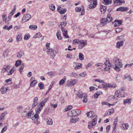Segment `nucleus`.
<instances>
[{
  "label": "nucleus",
  "mask_w": 133,
  "mask_h": 133,
  "mask_svg": "<svg viewBox=\"0 0 133 133\" xmlns=\"http://www.w3.org/2000/svg\"><path fill=\"white\" fill-rule=\"evenodd\" d=\"M113 63L114 64L112 66L114 69L117 72L119 71L123 66L122 61L119 58L115 57L113 59Z\"/></svg>",
  "instance_id": "obj_1"
},
{
  "label": "nucleus",
  "mask_w": 133,
  "mask_h": 133,
  "mask_svg": "<svg viewBox=\"0 0 133 133\" xmlns=\"http://www.w3.org/2000/svg\"><path fill=\"white\" fill-rule=\"evenodd\" d=\"M124 90L122 88L120 89L119 90H117L115 91V93L113 97V99L116 100L121 97H125Z\"/></svg>",
  "instance_id": "obj_2"
},
{
  "label": "nucleus",
  "mask_w": 133,
  "mask_h": 133,
  "mask_svg": "<svg viewBox=\"0 0 133 133\" xmlns=\"http://www.w3.org/2000/svg\"><path fill=\"white\" fill-rule=\"evenodd\" d=\"M73 43L74 44L77 43L78 44H81L78 45V48L79 49H82L86 45L87 43V42H84L83 40H80L78 39H75L73 41Z\"/></svg>",
  "instance_id": "obj_3"
},
{
  "label": "nucleus",
  "mask_w": 133,
  "mask_h": 133,
  "mask_svg": "<svg viewBox=\"0 0 133 133\" xmlns=\"http://www.w3.org/2000/svg\"><path fill=\"white\" fill-rule=\"evenodd\" d=\"M98 119V116L96 115H95L91 118V120L90 121H89L88 122V127L90 129L92 128L93 126H95L97 122Z\"/></svg>",
  "instance_id": "obj_4"
},
{
  "label": "nucleus",
  "mask_w": 133,
  "mask_h": 133,
  "mask_svg": "<svg viewBox=\"0 0 133 133\" xmlns=\"http://www.w3.org/2000/svg\"><path fill=\"white\" fill-rule=\"evenodd\" d=\"M47 50L46 53L47 54L50 55V56L52 58H53L55 56L56 52L55 50L50 48H47Z\"/></svg>",
  "instance_id": "obj_5"
},
{
  "label": "nucleus",
  "mask_w": 133,
  "mask_h": 133,
  "mask_svg": "<svg viewBox=\"0 0 133 133\" xmlns=\"http://www.w3.org/2000/svg\"><path fill=\"white\" fill-rule=\"evenodd\" d=\"M77 82L76 79H70L67 81V85L68 87L70 85H75Z\"/></svg>",
  "instance_id": "obj_6"
},
{
  "label": "nucleus",
  "mask_w": 133,
  "mask_h": 133,
  "mask_svg": "<svg viewBox=\"0 0 133 133\" xmlns=\"http://www.w3.org/2000/svg\"><path fill=\"white\" fill-rule=\"evenodd\" d=\"M31 17V16L29 14H27L24 15L22 19L24 22L28 21Z\"/></svg>",
  "instance_id": "obj_7"
},
{
  "label": "nucleus",
  "mask_w": 133,
  "mask_h": 133,
  "mask_svg": "<svg viewBox=\"0 0 133 133\" xmlns=\"http://www.w3.org/2000/svg\"><path fill=\"white\" fill-rule=\"evenodd\" d=\"M117 87V85L115 84L109 83L107 84L106 86L105 85L103 86V88H105V90H107V87H109L110 88H114Z\"/></svg>",
  "instance_id": "obj_8"
},
{
  "label": "nucleus",
  "mask_w": 133,
  "mask_h": 133,
  "mask_svg": "<svg viewBox=\"0 0 133 133\" xmlns=\"http://www.w3.org/2000/svg\"><path fill=\"white\" fill-rule=\"evenodd\" d=\"M57 10L61 14H64L67 11V10L66 9L63 8L60 6L58 7Z\"/></svg>",
  "instance_id": "obj_9"
},
{
  "label": "nucleus",
  "mask_w": 133,
  "mask_h": 133,
  "mask_svg": "<svg viewBox=\"0 0 133 133\" xmlns=\"http://www.w3.org/2000/svg\"><path fill=\"white\" fill-rule=\"evenodd\" d=\"M72 113L74 116L76 117L78 115H79L81 112V111L79 110L73 109Z\"/></svg>",
  "instance_id": "obj_10"
},
{
  "label": "nucleus",
  "mask_w": 133,
  "mask_h": 133,
  "mask_svg": "<svg viewBox=\"0 0 133 133\" xmlns=\"http://www.w3.org/2000/svg\"><path fill=\"white\" fill-rule=\"evenodd\" d=\"M124 44V41H118L116 43V47L119 49H120V47L122 46Z\"/></svg>",
  "instance_id": "obj_11"
},
{
  "label": "nucleus",
  "mask_w": 133,
  "mask_h": 133,
  "mask_svg": "<svg viewBox=\"0 0 133 133\" xmlns=\"http://www.w3.org/2000/svg\"><path fill=\"white\" fill-rule=\"evenodd\" d=\"M43 106L41 105V104H39L37 107V109L36 110V112L38 114H39L41 110L43 109Z\"/></svg>",
  "instance_id": "obj_12"
},
{
  "label": "nucleus",
  "mask_w": 133,
  "mask_h": 133,
  "mask_svg": "<svg viewBox=\"0 0 133 133\" xmlns=\"http://www.w3.org/2000/svg\"><path fill=\"white\" fill-rule=\"evenodd\" d=\"M43 106L41 105V104H39L37 107V109L36 110V112L38 114H39L41 110L43 109Z\"/></svg>",
  "instance_id": "obj_13"
},
{
  "label": "nucleus",
  "mask_w": 133,
  "mask_h": 133,
  "mask_svg": "<svg viewBox=\"0 0 133 133\" xmlns=\"http://www.w3.org/2000/svg\"><path fill=\"white\" fill-rule=\"evenodd\" d=\"M106 6L104 5H102L100 6V10L102 14H104L106 11Z\"/></svg>",
  "instance_id": "obj_14"
},
{
  "label": "nucleus",
  "mask_w": 133,
  "mask_h": 133,
  "mask_svg": "<svg viewBox=\"0 0 133 133\" xmlns=\"http://www.w3.org/2000/svg\"><path fill=\"white\" fill-rule=\"evenodd\" d=\"M56 36L58 39L60 40L62 39V37L61 35V32L60 30L57 31Z\"/></svg>",
  "instance_id": "obj_15"
},
{
  "label": "nucleus",
  "mask_w": 133,
  "mask_h": 133,
  "mask_svg": "<svg viewBox=\"0 0 133 133\" xmlns=\"http://www.w3.org/2000/svg\"><path fill=\"white\" fill-rule=\"evenodd\" d=\"M84 94L82 93L81 91L79 90V91L77 93L76 95L79 98L82 99L84 96Z\"/></svg>",
  "instance_id": "obj_16"
},
{
  "label": "nucleus",
  "mask_w": 133,
  "mask_h": 133,
  "mask_svg": "<svg viewBox=\"0 0 133 133\" xmlns=\"http://www.w3.org/2000/svg\"><path fill=\"white\" fill-rule=\"evenodd\" d=\"M47 123L49 125H52V119L49 117H47L45 118Z\"/></svg>",
  "instance_id": "obj_17"
},
{
  "label": "nucleus",
  "mask_w": 133,
  "mask_h": 133,
  "mask_svg": "<svg viewBox=\"0 0 133 133\" xmlns=\"http://www.w3.org/2000/svg\"><path fill=\"white\" fill-rule=\"evenodd\" d=\"M106 19L108 23L111 22L112 21V17L111 16V15L110 13L108 14L107 18Z\"/></svg>",
  "instance_id": "obj_18"
},
{
  "label": "nucleus",
  "mask_w": 133,
  "mask_h": 133,
  "mask_svg": "<svg viewBox=\"0 0 133 133\" xmlns=\"http://www.w3.org/2000/svg\"><path fill=\"white\" fill-rule=\"evenodd\" d=\"M24 52L23 51H20L17 54V57L19 58H20L24 55Z\"/></svg>",
  "instance_id": "obj_19"
},
{
  "label": "nucleus",
  "mask_w": 133,
  "mask_h": 133,
  "mask_svg": "<svg viewBox=\"0 0 133 133\" xmlns=\"http://www.w3.org/2000/svg\"><path fill=\"white\" fill-rule=\"evenodd\" d=\"M94 112L92 111H90L88 112L86 115L88 118H92L95 115Z\"/></svg>",
  "instance_id": "obj_20"
},
{
  "label": "nucleus",
  "mask_w": 133,
  "mask_h": 133,
  "mask_svg": "<svg viewBox=\"0 0 133 133\" xmlns=\"http://www.w3.org/2000/svg\"><path fill=\"white\" fill-rule=\"evenodd\" d=\"M107 22H108L105 18H103L101 20L100 23L103 25V26L107 24Z\"/></svg>",
  "instance_id": "obj_21"
},
{
  "label": "nucleus",
  "mask_w": 133,
  "mask_h": 133,
  "mask_svg": "<svg viewBox=\"0 0 133 133\" xmlns=\"http://www.w3.org/2000/svg\"><path fill=\"white\" fill-rule=\"evenodd\" d=\"M49 99V97H48L46 98H45L44 100L42 101L40 104H41V105H42V106H44L45 105V104L47 102Z\"/></svg>",
  "instance_id": "obj_22"
},
{
  "label": "nucleus",
  "mask_w": 133,
  "mask_h": 133,
  "mask_svg": "<svg viewBox=\"0 0 133 133\" xmlns=\"http://www.w3.org/2000/svg\"><path fill=\"white\" fill-rule=\"evenodd\" d=\"M66 79V77L65 76L63 78L61 79L59 82V84L60 85H62L65 82Z\"/></svg>",
  "instance_id": "obj_23"
},
{
  "label": "nucleus",
  "mask_w": 133,
  "mask_h": 133,
  "mask_svg": "<svg viewBox=\"0 0 133 133\" xmlns=\"http://www.w3.org/2000/svg\"><path fill=\"white\" fill-rule=\"evenodd\" d=\"M22 35L21 33H19L16 37V39L18 41H21L22 39Z\"/></svg>",
  "instance_id": "obj_24"
},
{
  "label": "nucleus",
  "mask_w": 133,
  "mask_h": 133,
  "mask_svg": "<svg viewBox=\"0 0 133 133\" xmlns=\"http://www.w3.org/2000/svg\"><path fill=\"white\" fill-rule=\"evenodd\" d=\"M7 112L6 111H5L2 113L0 115V119L2 120H3L4 119V117L5 115L7 114Z\"/></svg>",
  "instance_id": "obj_25"
},
{
  "label": "nucleus",
  "mask_w": 133,
  "mask_h": 133,
  "mask_svg": "<svg viewBox=\"0 0 133 133\" xmlns=\"http://www.w3.org/2000/svg\"><path fill=\"white\" fill-rule=\"evenodd\" d=\"M12 27V25H10L9 26H8L7 25H5L3 27V29L4 30H9L11 29Z\"/></svg>",
  "instance_id": "obj_26"
},
{
  "label": "nucleus",
  "mask_w": 133,
  "mask_h": 133,
  "mask_svg": "<svg viewBox=\"0 0 133 133\" xmlns=\"http://www.w3.org/2000/svg\"><path fill=\"white\" fill-rule=\"evenodd\" d=\"M122 125L121 127L122 128V129H123L127 130L128 128V125L127 123H123L122 124Z\"/></svg>",
  "instance_id": "obj_27"
},
{
  "label": "nucleus",
  "mask_w": 133,
  "mask_h": 133,
  "mask_svg": "<svg viewBox=\"0 0 133 133\" xmlns=\"http://www.w3.org/2000/svg\"><path fill=\"white\" fill-rule=\"evenodd\" d=\"M49 9L53 11H54L55 10V5L52 4H50L49 5Z\"/></svg>",
  "instance_id": "obj_28"
},
{
  "label": "nucleus",
  "mask_w": 133,
  "mask_h": 133,
  "mask_svg": "<svg viewBox=\"0 0 133 133\" xmlns=\"http://www.w3.org/2000/svg\"><path fill=\"white\" fill-rule=\"evenodd\" d=\"M37 81L36 80L32 81L30 84V86L31 87H34L37 83Z\"/></svg>",
  "instance_id": "obj_29"
},
{
  "label": "nucleus",
  "mask_w": 133,
  "mask_h": 133,
  "mask_svg": "<svg viewBox=\"0 0 133 133\" xmlns=\"http://www.w3.org/2000/svg\"><path fill=\"white\" fill-rule=\"evenodd\" d=\"M8 89L7 88H5L4 87H2L1 89V91L2 94H4L7 91Z\"/></svg>",
  "instance_id": "obj_30"
},
{
  "label": "nucleus",
  "mask_w": 133,
  "mask_h": 133,
  "mask_svg": "<svg viewBox=\"0 0 133 133\" xmlns=\"http://www.w3.org/2000/svg\"><path fill=\"white\" fill-rule=\"evenodd\" d=\"M131 99L128 98L126 99H124L123 101V103L125 105L127 103H130L131 102Z\"/></svg>",
  "instance_id": "obj_31"
},
{
  "label": "nucleus",
  "mask_w": 133,
  "mask_h": 133,
  "mask_svg": "<svg viewBox=\"0 0 133 133\" xmlns=\"http://www.w3.org/2000/svg\"><path fill=\"white\" fill-rule=\"evenodd\" d=\"M103 3L106 5H108V4H111L112 2L111 0H104Z\"/></svg>",
  "instance_id": "obj_32"
},
{
  "label": "nucleus",
  "mask_w": 133,
  "mask_h": 133,
  "mask_svg": "<svg viewBox=\"0 0 133 133\" xmlns=\"http://www.w3.org/2000/svg\"><path fill=\"white\" fill-rule=\"evenodd\" d=\"M37 28V25H30L29 26V28L31 29L34 30H36Z\"/></svg>",
  "instance_id": "obj_33"
},
{
  "label": "nucleus",
  "mask_w": 133,
  "mask_h": 133,
  "mask_svg": "<svg viewBox=\"0 0 133 133\" xmlns=\"http://www.w3.org/2000/svg\"><path fill=\"white\" fill-rule=\"evenodd\" d=\"M38 86L40 90L43 89L44 88V84L43 83L41 82L38 84Z\"/></svg>",
  "instance_id": "obj_34"
},
{
  "label": "nucleus",
  "mask_w": 133,
  "mask_h": 133,
  "mask_svg": "<svg viewBox=\"0 0 133 133\" xmlns=\"http://www.w3.org/2000/svg\"><path fill=\"white\" fill-rule=\"evenodd\" d=\"M78 57L79 59L81 60H83L84 59V55L82 53H79Z\"/></svg>",
  "instance_id": "obj_35"
},
{
  "label": "nucleus",
  "mask_w": 133,
  "mask_h": 133,
  "mask_svg": "<svg viewBox=\"0 0 133 133\" xmlns=\"http://www.w3.org/2000/svg\"><path fill=\"white\" fill-rule=\"evenodd\" d=\"M34 112L32 111H29L27 114V116L28 118H30L32 117L33 116Z\"/></svg>",
  "instance_id": "obj_36"
},
{
  "label": "nucleus",
  "mask_w": 133,
  "mask_h": 133,
  "mask_svg": "<svg viewBox=\"0 0 133 133\" xmlns=\"http://www.w3.org/2000/svg\"><path fill=\"white\" fill-rule=\"evenodd\" d=\"M76 117L75 116H73L70 119V122L72 123H75L76 121H77L76 120L75 118Z\"/></svg>",
  "instance_id": "obj_37"
},
{
  "label": "nucleus",
  "mask_w": 133,
  "mask_h": 133,
  "mask_svg": "<svg viewBox=\"0 0 133 133\" xmlns=\"http://www.w3.org/2000/svg\"><path fill=\"white\" fill-rule=\"evenodd\" d=\"M101 93V92L100 91H99V92L97 91L96 92V93L94 94V98H97L98 96L100 95V93Z\"/></svg>",
  "instance_id": "obj_38"
},
{
  "label": "nucleus",
  "mask_w": 133,
  "mask_h": 133,
  "mask_svg": "<svg viewBox=\"0 0 133 133\" xmlns=\"http://www.w3.org/2000/svg\"><path fill=\"white\" fill-rule=\"evenodd\" d=\"M114 22H117L119 25L122 24V20L119 19H115L114 21Z\"/></svg>",
  "instance_id": "obj_39"
},
{
  "label": "nucleus",
  "mask_w": 133,
  "mask_h": 133,
  "mask_svg": "<svg viewBox=\"0 0 133 133\" xmlns=\"http://www.w3.org/2000/svg\"><path fill=\"white\" fill-rule=\"evenodd\" d=\"M82 67V64L81 63H77L76 66L75 67V69H79L80 68H81Z\"/></svg>",
  "instance_id": "obj_40"
},
{
  "label": "nucleus",
  "mask_w": 133,
  "mask_h": 133,
  "mask_svg": "<svg viewBox=\"0 0 133 133\" xmlns=\"http://www.w3.org/2000/svg\"><path fill=\"white\" fill-rule=\"evenodd\" d=\"M23 109V107L22 106H18L17 108L18 112H21L22 111Z\"/></svg>",
  "instance_id": "obj_41"
},
{
  "label": "nucleus",
  "mask_w": 133,
  "mask_h": 133,
  "mask_svg": "<svg viewBox=\"0 0 133 133\" xmlns=\"http://www.w3.org/2000/svg\"><path fill=\"white\" fill-rule=\"evenodd\" d=\"M21 63V61L20 60H18L16 61L15 65L16 66H18L20 65Z\"/></svg>",
  "instance_id": "obj_42"
},
{
  "label": "nucleus",
  "mask_w": 133,
  "mask_h": 133,
  "mask_svg": "<svg viewBox=\"0 0 133 133\" xmlns=\"http://www.w3.org/2000/svg\"><path fill=\"white\" fill-rule=\"evenodd\" d=\"M87 96L86 94H84V96L83 97V102L84 103H86L87 102Z\"/></svg>",
  "instance_id": "obj_43"
},
{
  "label": "nucleus",
  "mask_w": 133,
  "mask_h": 133,
  "mask_svg": "<svg viewBox=\"0 0 133 133\" xmlns=\"http://www.w3.org/2000/svg\"><path fill=\"white\" fill-rule=\"evenodd\" d=\"M38 114L36 112V114H35L34 116V117H32V120H33L34 119H38L39 118V115L38 114Z\"/></svg>",
  "instance_id": "obj_44"
},
{
  "label": "nucleus",
  "mask_w": 133,
  "mask_h": 133,
  "mask_svg": "<svg viewBox=\"0 0 133 133\" xmlns=\"http://www.w3.org/2000/svg\"><path fill=\"white\" fill-rule=\"evenodd\" d=\"M120 8L121 11H126L128 10V8L127 7H121Z\"/></svg>",
  "instance_id": "obj_45"
},
{
  "label": "nucleus",
  "mask_w": 133,
  "mask_h": 133,
  "mask_svg": "<svg viewBox=\"0 0 133 133\" xmlns=\"http://www.w3.org/2000/svg\"><path fill=\"white\" fill-rule=\"evenodd\" d=\"M26 109L24 110V112H22V115L23 116L25 117L27 115L28 113L26 112Z\"/></svg>",
  "instance_id": "obj_46"
},
{
  "label": "nucleus",
  "mask_w": 133,
  "mask_h": 133,
  "mask_svg": "<svg viewBox=\"0 0 133 133\" xmlns=\"http://www.w3.org/2000/svg\"><path fill=\"white\" fill-rule=\"evenodd\" d=\"M116 33L119 32L122 30V28H117L116 29Z\"/></svg>",
  "instance_id": "obj_47"
},
{
  "label": "nucleus",
  "mask_w": 133,
  "mask_h": 133,
  "mask_svg": "<svg viewBox=\"0 0 133 133\" xmlns=\"http://www.w3.org/2000/svg\"><path fill=\"white\" fill-rule=\"evenodd\" d=\"M102 105H108L109 107H110L111 105V104L109 103L108 102H103L102 103Z\"/></svg>",
  "instance_id": "obj_48"
},
{
  "label": "nucleus",
  "mask_w": 133,
  "mask_h": 133,
  "mask_svg": "<svg viewBox=\"0 0 133 133\" xmlns=\"http://www.w3.org/2000/svg\"><path fill=\"white\" fill-rule=\"evenodd\" d=\"M30 37V36L29 34H28V35H25L24 36V39L27 40L29 39Z\"/></svg>",
  "instance_id": "obj_49"
},
{
  "label": "nucleus",
  "mask_w": 133,
  "mask_h": 133,
  "mask_svg": "<svg viewBox=\"0 0 133 133\" xmlns=\"http://www.w3.org/2000/svg\"><path fill=\"white\" fill-rule=\"evenodd\" d=\"M72 112H72V110L71 111H69L67 114L68 115V116H70V117H71V116L72 117V116H73Z\"/></svg>",
  "instance_id": "obj_50"
},
{
  "label": "nucleus",
  "mask_w": 133,
  "mask_h": 133,
  "mask_svg": "<svg viewBox=\"0 0 133 133\" xmlns=\"http://www.w3.org/2000/svg\"><path fill=\"white\" fill-rule=\"evenodd\" d=\"M9 68L10 66L9 65H5L3 66V68L6 71H7L9 69Z\"/></svg>",
  "instance_id": "obj_51"
},
{
  "label": "nucleus",
  "mask_w": 133,
  "mask_h": 133,
  "mask_svg": "<svg viewBox=\"0 0 133 133\" xmlns=\"http://www.w3.org/2000/svg\"><path fill=\"white\" fill-rule=\"evenodd\" d=\"M86 73L85 72H82L81 73L79 74V75L80 76L82 77H84L87 75Z\"/></svg>",
  "instance_id": "obj_52"
},
{
  "label": "nucleus",
  "mask_w": 133,
  "mask_h": 133,
  "mask_svg": "<svg viewBox=\"0 0 133 133\" xmlns=\"http://www.w3.org/2000/svg\"><path fill=\"white\" fill-rule=\"evenodd\" d=\"M2 17L3 21L5 22L7 19V17L6 15L4 14L2 16Z\"/></svg>",
  "instance_id": "obj_53"
},
{
  "label": "nucleus",
  "mask_w": 133,
  "mask_h": 133,
  "mask_svg": "<svg viewBox=\"0 0 133 133\" xmlns=\"http://www.w3.org/2000/svg\"><path fill=\"white\" fill-rule=\"evenodd\" d=\"M113 1L114 3L115 4H116V5L118 4H119V3H120L121 2L120 0H113Z\"/></svg>",
  "instance_id": "obj_54"
},
{
  "label": "nucleus",
  "mask_w": 133,
  "mask_h": 133,
  "mask_svg": "<svg viewBox=\"0 0 133 133\" xmlns=\"http://www.w3.org/2000/svg\"><path fill=\"white\" fill-rule=\"evenodd\" d=\"M61 29L63 34L64 33H67V30L66 29H65L62 27Z\"/></svg>",
  "instance_id": "obj_55"
},
{
  "label": "nucleus",
  "mask_w": 133,
  "mask_h": 133,
  "mask_svg": "<svg viewBox=\"0 0 133 133\" xmlns=\"http://www.w3.org/2000/svg\"><path fill=\"white\" fill-rule=\"evenodd\" d=\"M20 26H16L14 27V30L15 31H16L17 30H19L20 28Z\"/></svg>",
  "instance_id": "obj_56"
},
{
  "label": "nucleus",
  "mask_w": 133,
  "mask_h": 133,
  "mask_svg": "<svg viewBox=\"0 0 133 133\" xmlns=\"http://www.w3.org/2000/svg\"><path fill=\"white\" fill-rule=\"evenodd\" d=\"M7 129V127L6 126H5L2 129L1 133H3L4 131H5Z\"/></svg>",
  "instance_id": "obj_57"
},
{
  "label": "nucleus",
  "mask_w": 133,
  "mask_h": 133,
  "mask_svg": "<svg viewBox=\"0 0 133 133\" xmlns=\"http://www.w3.org/2000/svg\"><path fill=\"white\" fill-rule=\"evenodd\" d=\"M14 69H13V68H12L11 70H10L8 74V75H10L12 74V73L14 71Z\"/></svg>",
  "instance_id": "obj_58"
},
{
  "label": "nucleus",
  "mask_w": 133,
  "mask_h": 133,
  "mask_svg": "<svg viewBox=\"0 0 133 133\" xmlns=\"http://www.w3.org/2000/svg\"><path fill=\"white\" fill-rule=\"evenodd\" d=\"M5 81L7 83L9 82L8 83L9 84H11L12 83L11 81V79L10 78H9V79L6 80Z\"/></svg>",
  "instance_id": "obj_59"
},
{
  "label": "nucleus",
  "mask_w": 133,
  "mask_h": 133,
  "mask_svg": "<svg viewBox=\"0 0 133 133\" xmlns=\"http://www.w3.org/2000/svg\"><path fill=\"white\" fill-rule=\"evenodd\" d=\"M67 22H66L65 21H64L62 22L61 23V25L62 26H65L67 24Z\"/></svg>",
  "instance_id": "obj_60"
},
{
  "label": "nucleus",
  "mask_w": 133,
  "mask_h": 133,
  "mask_svg": "<svg viewBox=\"0 0 133 133\" xmlns=\"http://www.w3.org/2000/svg\"><path fill=\"white\" fill-rule=\"evenodd\" d=\"M38 99L37 97H35L34 99L33 102L36 103H38Z\"/></svg>",
  "instance_id": "obj_61"
},
{
  "label": "nucleus",
  "mask_w": 133,
  "mask_h": 133,
  "mask_svg": "<svg viewBox=\"0 0 133 133\" xmlns=\"http://www.w3.org/2000/svg\"><path fill=\"white\" fill-rule=\"evenodd\" d=\"M72 107V105H69L68 106L67 108L65 109V111H66L71 109Z\"/></svg>",
  "instance_id": "obj_62"
},
{
  "label": "nucleus",
  "mask_w": 133,
  "mask_h": 133,
  "mask_svg": "<svg viewBox=\"0 0 133 133\" xmlns=\"http://www.w3.org/2000/svg\"><path fill=\"white\" fill-rule=\"evenodd\" d=\"M57 103H56L55 104H51L50 105L51 107H53L54 108H55L57 107Z\"/></svg>",
  "instance_id": "obj_63"
},
{
  "label": "nucleus",
  "mask_w": 133,
  "mask_h": 133,
  "mask_svg": "<svg viewBox=\"0 0 133 133\" xmlns=\"http://www.w3.org/2000/svg\"><path fill=\"white\" fill-rule=\"evenodd\" d=\"M81 8L80 7H76L75 8L76 11V12H79L81 10Z\"/></svg>",
  "instance_id": "obj_64"
}]
</instances>
